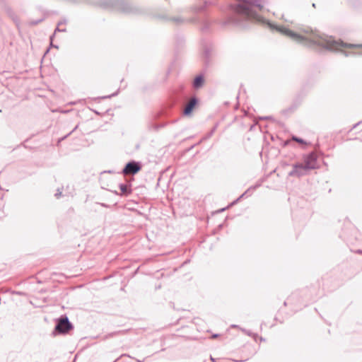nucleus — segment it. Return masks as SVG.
<instances>
[{"label": "nucleus", "mask_w": 362, "mask_h": 362, "mask_svg": "<svg viewBox=\"0 0 362 362\" xmlns=\"http://www.w3.org/2000/svg\"><path fill=\"white\" fill-rule=\"evenodd\" d=\"M284 35L300 44L309 46L316 45L331 50L344 51L347 48L362 47V45L346 44L332 37L320 35L308 28L294 32L284 26Z\"/></svg>", "instance_id": "1"}, {"label": "nucleus", "mask_w": 362, "mask_h": 362, "mask_svg": "<svg viewBox=\"0 0 362 362\" xmlns=\"http://www.w3.org/2000/svg\"><path fill=\"white\" fill-rule=\"evenodd\" d=\"M231 6L236 14L243 19L249 18V1L247 0H238Z\"/></svg>", "instance_id": "2"}, {"label": "nucleus", "mask_w": 362, "mask_h": 362, "mask_svg": "<svg viewBox=\"0 0 362 362\" xmlns=\"http://www.w3.org/2000/svg\"><path fill=\"white\" fill-rule=\"evenodd\" d=\"M262 0H250V21L254 19L257 21H262V16L257 13V11H260L262 8Z\"/></svg>", "instance_id": "3"}, {"label": "nucleus", "mask_w": 362, "mask_h": 362, "mask_svg": "<svg viewBox=\"0 0 362 362\" xmlns=\"http://www.w3.org/2000/svg\"><path fill=\"white\" fill-rule=\"evenodd\" d=\"M71 329H72V325L67 317L60 318L55 327V330L59 333H66Z\"/></svg>", "instance_id": "4"}, {"label": "nucleus", "mask_w": 362, "mask_h": 362, "mask_svg": "<svg viewBox=\"0 0 362 362\" xmlns=\"http://www.w3.org/2000/svg\"><path fill=\"white\" fill-rule=\"evenodd\" d=\"M141 169L140 165L134 161L128 163L122 172L124 175H134L138 173Z\"/></svg>", "instance_id": "5"}, {"label": "nucleus", "mask_w": 362, "mask_h": 362, "mask_svg": "<svg viewBox=\"0 0 362 362\" xmlns=\"http://www.w3.org/2000/svg\"><path fill=\"white\" fill-rule=\"evenodd\" d=\"M305 170H313L317 168V165L316 163V156L315 154L312 153L308 156L305 158Z\"/></svg>", "instance_id": "6"}, {"label": "nucleus", "mask_w": 362, "mask_h": 362, "mask_svg": "<svg viewBox=\"0 0 362 362\" xmlns=\"http://www.w3.org/2000/svg\"><path fill=\"white\" fill-rule=\"evenodd\" d=\"M309 170H305V166L303 164L296 165L293 170L289 173L290 176H303L306 175Z\"/></svg>", "instance_id": "7"}, {"label": "nucleus", "mask_w": 362, "mask_h": 362, "mask_svg": "<svg viewBox=\"0 0 362 362\" xmlns=\"http://www.w3.org/2000/svg\"><path fill=\"white\" fill-rule=\"evenodd\" d=\"M196 103H197V100L194 98H192L189 100V103L187 105V106L185 107V108L184 110V114L185 115H188L191 113L194 105H196Z\"/></svg>", "instance_id": "8"}, {"label": "nucleus", "mask_w": 362, "mask_h": 362, "mask_svg": "<svg viewBox=\"0 0 362 362\" xmlns=\"http://www.w3.org/2000/svg\"><path fill=\"white\" fill-rule=\"evenodd\" d=\"M119 187L121 191V194L122 195H128L132 192L130 187L127 185L120 184Z\"/></svg>", "instance_id": "9"}, {"label": "nucleus", "mask_w": 362, "mask_h": 362, "mask_svg": "<svg viewBox=\"0 0 362 362\" xmlns=\"http://www.w3.org/2000/svg\"><path fill=\"white\" fill-rule=\"evenodd\" d=\"M204 83V78L202 76H198L194 78L193 86L194 88H199L202 86Z\"/></svg>", "instance_id": "10"}, {"label": "nucleus", "mask_w": 362, "mask_h": 362, "mask_svg": "<svg viewBox=\"0 0 362 362\" xmlns=\"http://www.w3.org/2000/svg\"><path fill=\"white\" fill-rule=\"evenodd\" d=\"M64 23H65V22H60V23H58V25H57V28L55 29V31H54V32H55V33H56L57 31H59V32H65V31H66V29H65V28H60V26H62V25L63 24H64Z\"/></svg>", "instance_id": "11"}, {"label": "nucleus", "mask_w": 362, "mask_h": 362, "mask_svg": "<svg viewBox=\"0 0 362 362\" xmlns=\"http://www.w3.org/2000/svg\"><path fill=\"white\" fill-rule=\"evenodd\" d=\"M61 194H62V192H61L59 189H57V193L55 194V197H56L57 198H59V197L61 196Z\"/></svg>", "instance_id": "12"}, {"label": "nucleus", "mask_w": 362, "mask_h": 362, "mask_svg": "<svg viewBox=\"0 0 362 362\" xmlns=\"http://www.w3.org/2000/svg\"><path fill=\"white\" fill-rule=\"evenodd\" d=\"M293 139L299 143H303V140L302 139H298V138H293Z\"/></svg>", "instance_id": "13"}, {"label": "nucleus", "mask_w": 362, "mask_h": 362, "mask_svg": "<svg viewBox=\"0 0 362 362\" xmlns=\"http://www.w3.org/2000/svg\"><path fill=\"white\" fill-rule=\"evenodd\" d=\"M218 335L217 334H214L213 335V337H216Z\"/></svg>", "instance_id": "14"}]
</instances>
